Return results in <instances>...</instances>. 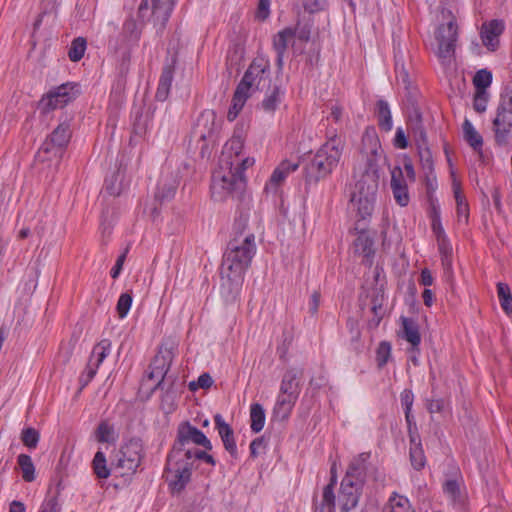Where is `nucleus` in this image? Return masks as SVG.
<instances>
[{"instance_id":"c9c22d12","label":"nucleus","mask_w":512,"mask_h":512,"mask_svg":"<svg viewBox=\"0 0 512 512\" xmlns=\"http://www.w3.org/2000/svg\"><path fill=\"white\" fill-rule=\"evenodd\" d=\"M177 186L178 183L176 179L171 181H168L167 179H161L158 183L155 197L160 201L169 200L175 195Z\"/></svg>"},{"instance_id":"20e7f679","label":"nucleus","mask_w":512,"mask_h":512,"mask_svg":"<svg viewBox=\"0 0 512 512\" xmlns=\"http://www.w3.org/2000/svg\"><path fill=\"white\" fill-rule=\"evenodd\" d=\"M379 180V167L373 160H370L369 166H366L365 170L356 176L350 201L362 219L370 216L374 210Z\"/></svg>"},{"instance_id":"e433bc0d","label":"nucleus","mask_w":512,"mask_h":512,"mask_svg":"<svg viewBox=\"0 0 512 512\" xmlns=\"http://www.w3.org/2000/svg\"><path fill=\"white\" fill-rule=\"evenodd\" d=\"M497 296L500 306L506 314L512 313V293L508 284L497 283Z\"/></svg>"},{"instance_id":"7c9ffc66","label":"nucleus","mask_w":512,"mask_h":512,"mask_svg":"<svg viewBox=\"0 0 512 512\" xmlns=\"http://www.w3.org/2000/svg\"><path fill=\"white\" fill-rule=\"evenodd\" d=\"M401 320L403 329L402 337L412 345L413 349L417 348L421 342L417 323L413 319L407 317H402Z\"/></svg>"},{"instance_id":"49530a36","label":"nucleus","mask_w":512,"mask_h":512,"mask_svg":"<svg viewBox=\"0 0 512 512\" xmlns=\"http://www.w3.org/2000/svg\"><path fill=\"white\" fill-rule=\"evenodd\" d=\"M86 39L83 37L75 38L68 51L69 59L73 62H77L82 59L86 50Z\"/></svg>"},{"instance_id":"9b49d317","label":"nucleus","mask_w":512,"mask_h":512,"mask_svg":"<svg viewBox=\"0 0 512 512\" xmlns=\"http://www.w3.org/2000/svg\"><path fill=\"white\" fill-rule=\"evenodd\" d=\"M269 73V61L264 57H257L249 65L238 85L252 94L266 86L269 81Z\"/></svg>"},{"instance_id":"de8ad7c7","label":"nucleus","mask_w":512,"mask_h":512,"mask_svg":"<svg viewBox=\"0 0 512 512\" xmlns=\"http://www.w3.org/2000/svg\"><path fill=\"white\" fill-rule=\"evenodd\" d=\"M443 490L446 496L453 503H461L462 495L460 490V484L456 480H447L443 485Z\"/></svg>"},{"instance_id":"a18cd8bd","label":"nucleus","mask_w":512,"mask_h":512,"mask_svg":"<svg viewBox=\"0 0 512 512\" xmlns=\"http://www.w3.org/2000/svg\"><path fill=\"white\" fill-rule=\"evenodd\" d=\"M123 178L124 174L121 171H117L106 180V190L110 195L119 196L123 192Z\"/></svg>"},{"instance_id":"cd10ccee","label":"nucleus","mask_w":512,"mask_h":512,"mask_svg":"<svg viewBox=\"0 0 512 512\" xmlns=\"http://www.w3.org/2000/svg\"><path fill=\"white\" fill-rule=\"evenodd\" d=\"M298 166V162L283 161L272 173L269 182L265 186V190L276 191L278 185L285 180L289 173L294 172Z\"/></svg>"},{"instance_id":"0e129e2a","label":"nucleus","mask_w":512,"mask_h":512,"mask_svg":"<svg viewBox=\"0 0 512 512\" xmlns=\"http://www.w3.org/2000/svg\"><path fill=\"white\" fill-rule=\"evenodd\" d=\"M400 401L404 410H412L414 395L411 390L405 389L400 394Z\"/></svg>"},{"instance_id":"423d86ee","label":"nucleus","mask_w":512,"mask_h":512,"mask_svg":"<svg viewBox=\"0 0 512 512\" xmlns=\"http://www.w3.org/2000/svg\"><path fill=\"white\" fill-rule=\"evenodd\" d=\"M189 452L172 449L166 464L164 476L173 491H181L189 482L193 462L186 457Z\"/></svg>"},{"instance_id":"c03bdc74","label":"nucleus","mask_w":512,"mask_h":512,"mask_svg":"<svg viewBox=\"0 0 512 512\" xmlns=\"http://www.w3.org/2000/svg\"><path fill=\"white\" fill-rule=\"evenodd\" d=\"M411 442H412V445L410 447L411 464L415 469L420 470L425 466V463H426L424 451H423L420 443H416L414 439H412Z\"/></svg>"},{"instance_id":"4468645a","label":"nucleus","mask_w":512,"mask_h":512,"mask_svg":"<svg viewBox=\"0 0 512 512\" xmlns=\"http://www.w3.org/2000/svg\"><path fill=\"white\" fill-rule=\"evenodd\" d=\"M189 443L202 446L207 450L212 449V444L210 440L205 436V434L187 422L179 426L177 440L172 449H178L183 452H187V450L193 449L186 447V445Z\"/></svg>"},{"instance_id":"f704fd0d","label":"nucleus","mask_w":512,"mask_h":512,"mask_svg":"<svg viewBox=\"0 0 512 512\" xmlns=\"http://www.w3.org/2000/svg\"><path fill=\"white\" fill-rule=\"evenodd\" d=\"M283 91L275 86L272 91L265 96L261 102V108L266 113H274L282 101Z\"/></svg>"},{"instance_id":"1a4fd4ad","label":"nucleus","mask_w":512,"mask_h":512,"mask_svg":"<svg viewBox=\"0 0 512 512\" xmlns=\"http://www.w3.org/2000/svg\"><path fill=\"white\" fill-rule=\"evenodd\" d=\"M492 124L496 144L499 146L507 145L512 132V91H507L501 95L496 117Z\"/></svg>"},{"instance_id":"f257e3e1","label":"nucleus","mask_w":512,"mask_h":512,"mask_svg":"<svg viewBox=\"0 0 512 512\" xmlns=\"http://www.w3.org/2000/svg\"><path fill=\"white\" fill-rule=\"evenodd\" d=\"M244 140L234 134L223 147L218 168L212 175L211 195L215 201H223L228 196H239L245 189L244 172L255 163L254 158L243 154Z\"/></svg>"},{"instance_id":"3c124183","label":"nucleus","mask_w":512,"mask_h":512,"mask_svg":"<svg viewBox=\"0 0 512 512\" xmlns=\"http://www.w3.org/2000/svg\"><path fill=\"white\" fill-rule=\"evenodd\" d=\"M492 82V74L486 69L479 70L473 79V83L478 90L484 91Z\"/></svg>"},{"instance_id":"473e14b6","label":"nucleus","mask_w":512,"mask_h":512,"mask_svg":"<svg viewBox=\"0 0 512 512\" xmlns=\"http://www.w3.org/2000/svg\"><path fill=\"white\" fill-rule=\"evenodd\" d=\"M463 136L474 150H481L483 146L482 136L476 131L473 124L468 119H465L463 123Z\"/></svg>"},{"instance_id":"4c0bfd02","label":"nucleus","mask_w":512,"mask_h":512,"mask_svg":"<svg viewBox=\"0 0 512 512\" xmlns=\"http://www.w3.org/2000/svg\"><path fill=\"white\" fill-rule=\"evenodd\" d=\"M251 429L253 432H260L265 424V411L259 403H254L250 408Z\"/></svg>"},{"instance_id":"ea45409f","label":"nucleus","mask_w":512,"mask_h":512,"mask_svg":"<svg viewBox=\"0 0 512 512\" xmlns=\"http://www.w3.org/2000/svg\"><path fill=\"white\" fill-rule=\"evenodd\" d=\"M17 463L21 469L22 478L26 482L35 480V466L32 459L27 454H20L17 458Z\"/></svg>"},{"instance_id":"b1692460","label":"nucleus","mask_w":512,"mask_h":512,"mask_svg":"<svg viewBox=\"0 0 512 512\" xmlns=\"http://www.w3.org/2000/svg\"><path fill=\"white\" fill-rule=\"evenodd\" d=\"M408 127L419 146L427 143V134L423 126L422 114L414 104H412L408 115Z\"/></svg>"},{"instance_id":"39448f33","label":"nucleus","mask_w":512,"mask_h":512,"mask_svg":"<svg viewBox=\"0 0 512 512\" xmlns=\"http://www.w3.org/2000/svg\"><path fill=\"white\" fill-rule=\"evenodd\" d=\"M142 33L141 26L133 18H128L122 27V32L116 39H110L108 50L120 62L121 68L126 69L131 57V51L138 45Z\"/></svg>"},{"instance_id":"7ed1b4c3","label":"nucleus","mask_w":512,"mask_h":512,"mask_svg":"<svg viewBox=\"0 0 512 512\" xmlns=\"http://www.w3.org/2000/svg\"><path fill=\"white\" fill-rule=\"evenodd\" d=\"M344 149V141L336 134L318 149L316 154L304 167L305 183L317 184L325 179L338 166Z\"/></svg>"},{"instance_id":"58836bf2","label":"nucleus","mask_w":512,"mask_h":512,"mask_svg":"<svg viewBox=\"0 0 512 512\" xmlns=\"http://www.w3.org/2000/svg\"><path fill=\"white\" fill-rule=\"evenodd\" d=\"M95 437L100 443H114L117 439L113 425H110L106 421H102L98 425L95 431Z\"/></svg>"},{"instance_id":"393cba45","label":"nucleus","mask_w":512,"mask_h":512,"mask_svg":"<svg viewBox=\"0 0 512 512\" xmlns=\"http://www.w3.org/2000/svg\"><path fill=\"white\" fill-rule=\"evenodd\" d=\"M303 375V369L291 367L284 373L279 391L282 393L300 394V379Z\"/></svg>"},{"instance_id":"ddd939ff","label":"nucleus","mask_w":512,"mask_h":512,"mask_svg":"<svg viewBox=\"0 0 512 512\" xmlns=\"http://www.w3.org/2000/svg\"><path fill=\"white\" fill-rule=\"evenodd\" d=\"M174 3L175 0H142L138 8V16L145 19L150 11L155 23L163 28L171 15Z\"/></svg>"},{"instance_id":"338daca9","label":"nucleus","mask_w":512,"mask_h":512,"mask_svg":"<svg viewBox=\"0 0 512 512\" xmlns=\"http://www.w3.org/2000/svg\"><path fill=\"white\" fill-rule=\"evenodd\" d=\"M319 304H320V293L318 291H314L311 294V297H310V300H309V304H308L309 313L311 315L314 316V315L317 314L318 308H319Z\"/></svg>"},{"instance_id":"774afa93","label":"nucleus","mask_w":512,"mask_h":512,"mask_svg":"<svg viewBox=\"0 0 512 512\" xmlns=\"http://www.w3.org/2000/svg\"><path fill=\"white\" fill-rule=\"evenodd\" d=\"M38 512H59L57 501L54 498L45 500Z\"/></svg>"},{"instance_id":"4d7b16f0","label":"nucleus","mask_w":512,"mask_h":512,"mask_svg":"<svg viewBox=\"0 0 512 512\" xmlns=\"http://www.w3.org/2000/svg\"><path fill=\"white\" fill-rule=\"evenodd\" d=\"M213 384V379L208 373H203L198 377L197 382H191L189 387L191 390H195L197 387L207 389Z\"/></svg>"},{"instance_id":"864d4df0","label":"nucleus","mask_w":512,"mask_h":512,"mask_svg":"<svg viewBox=\"0 0 512 512\" xmlns=\"http://www.w3.org/2000/svg\"><path fill=\"white\" fill-rule=\"evenodd\" d=\"M132 304V297L128 293H123L120 295L117 302V312L121 319L125 318L130 310Z\"/></svg>"},{"instance_id":"5701e85b","label":"nucleus","mask_w":512,"mask_h":512,"mask_svg":"<svg viewBox=\"0 0 512 512\" xmlns=\"http://www.w3.org/2000/svg\"><path fill=\"white\" fill-rule=\"evenodd\" d=\"M214 422L219 436L223 442L224 448L232 457L237 456V447L234 440L233 429L225 422L220 414L214 416Z\"/></svg>"},{"instance_id":"f03ea898","label":"nucleus","mask_w":512,"mask_h":512,"mask_svg":"<svg viewBox=\"0 0 512 512\" xmlns=\"http://www.w3.org/2000/svg\"><path fill=\"white\" fill-rule=\"evenodd\" d=\"M256 253L255 236L251 232H236L228 243L221 267V291L227 299L238 295L245 271Z\"/></svg>"},{"instance_id":"f3484780","label":"nucleus","mask_w":512,"mask_h":512,"mask_svg":"<svg viewBox=\"0 0 512 512\" xmlns=\"http://www.w3.org/2000/svg\"><path fill=\"white\" fill-rule=\"evenodd\" d=\"M361 152L366 158V166H369L370 160L378 166L379 160L382 159L383 150L374 128H366L362 136V148Z\"/></svg>"},{"instance_id":"c85d7f7f","label":"nucleus","mask_w":512,"mask_h":512,"mask_svg":"<svg viewBox=\"0 0 512 512\" xmlns=\"http://www.w3.org/2000/svg\"><path fill=\"white\" fill-rule=\"evenodd\" d=\"M370 458V453L364 452L356 456L346 471L345 477H349L350 479L364 481V473L366 469V463Z\"/></svg>"},{"instance_id":"f8f14e48","label":"nucleus","mask_w":512,"mask_h":512,"mask_svg":"<svg viewBox=\"0 0 512 512\" xmlns=\"http://www.w3.org/2000/svg\"><path fill=\"white\" fill-rule=\"evenodd\" d=\"M457 37V25L454 19L450 20L447 25H441L437 30V55L441 63L445 66L450 65L452 62Z\"/></svg>"},{"instance_id":"09e8293b","label":"nucleus","mask_w":512,"mask_h":512,"mask_svg":"<svg viewBox=\"0 0 512 512\" xmlns=\"http://www.w3.org/2000/svg\"><path fill=\"white\" fill-rule=\"evenodd\" d=\"M40 435L38 431L32 427H28L22 430L21 441L29 449L37 447Z\"/></svg>"},{"instance_id":"aec40b11","label":"nucleus","mask_w":512,"mask_h":512,"mask_svg":"<svg viewBox=\"0 0 512 512\" xmlns=\"http://www.w3.org/2000/svg\"><path fill=\"white\" fill-rule=\"evenodd\" d=\"M110 350L111 342L108 339H103L97 345H95L87 365V380L85 383L89 382L94 377L98 367L110 353Z\"/></svg>"},{"instance_id":"2eb2a0df","label":"nucleus","mask_w":512,"mask_h":512,"mask_svg":"<svg viewBox=\"0 0 512 512\" xmlns=\"http://www.w3.org/2000/svg\"><path fill=\"white\" fill-rule=\"evenodd\" d=\"M170 354L167 355L158 354L153 359L152 363L149 366V372L147 374V378L143 381V386H149L150 381H155L156 383L150 387L151 391H155L158 388L163 389L164 381L167 375V372L170 368Z\"/></svg>"},{"instance_id":"bf43d9fd","label":"nucleus","mask_w":512,"mask_h":512,"mask_svg":"<svg viewBox=\"0 0 512 512\" xmlns=\"http://www.w3.org/2000/svg\"><path fill=\"white\" fill-rule=\"evenodd\" d=\"M474 109L482 113L486 110L487 107V96L484 91H479L475 97H474V103H473Z\"/></svg>"},{"instance_id":"e2e57ef3","label":"nucleus","mask_w":512,"mask_h":512,"mask_svg":"<svg viewBox=\"0 0 512 512\" xmlns=\"http://www.w3.org/2000/svg\"><path fill=\"white\" fill-rule=\"evenodd\" d=\"M394 146L399 149H406L408 147V140L405 135L403 128L398 127L396 129L395 137H394Z\"/></svg>"},{"instance_id":"9d476101","label":"nucleus","mask_w":512,"mask_h":512,"mask_svg":"<svg viewBox=\"0 0 512 512\" xmlns=\"http://www.w3.org/2000/svg\"><path fill=\"white\" fill-rule=\"evenodd\" d=\"M79 94L76 83L67 82L50 90L43 95L39 102V109L43 113H49L55 109L63 108L73 101Z\"/></svg>"},{"instance_id":"69168bd1","label":"nucleus","mask_w":512,"mask_h":512,"mask_svg":"<svg viewBox=\"0 0 512 512\" xmlns=\"http://www.w3.org/2000/svg\"><path fill=\"white\" fill-rule=\"evenodd\" d=\"M426 408L431 414L440 413L444 408V400L440 398L428 400Z\"/></svg>"},{"instance_id":"603ef678","label":"nucleus","mask_w":512,"mask_h":512,"mask_svg":"<svg viewBox=\"0 0 512 512\" xmlns=\"http://www.w3.org/2000/svg\"><path fill=\"white\" fill-rule=\"evenodd\" d=\"M335 506V495L333 484H328L323 490L322 509H327V512H333Z\"/></svg>"},{"instance_id":"680f3d73","label":"nucleus","mask_w":512,"mask_h":512,"mask_svg":"<svg viewBox=\"0 0 512 512\" xmlns=\"http://www.w3.org/2000/svg\"><path fill=\"white\" fill-rule=\"evenodd\" d=\"M294 38L297 37L301 41L307 42L310 39V27L307 24L301 25L298 24L295 29H293Z\"/></svg>"},{"instance_id":"5fc2aeb1","label":"nucleus","mask_w":512,"mask_h":512,"mask_svg":"<svg viewBox=\"0 0 512 512\" xmlns=\"http://www.w3.org/2000/svg\"><path fill=\"white\" fill-rule=\"evenodd\" d=\"M373 241L365 234H360L355 240L356 251L361 252L365 255L371 253Z\"/></svg>"},{"instance_id":"0eeeda50","label":"nucleus","mask_w":512,"mask_h":512,"mask_svg":"<svg viewBox=\"0 0 512 512\" xmlns=\"http://www.w3.org/2000/svg\"><path fill=\"white\" fill-rule=\"evenodd\" d=\"M143 457V445L140 439L132 438L125 442L113 462L114 469L121 476L132 475L136 472Z\"/></svg>"},{"instance_id":"a878e982","label":"nucleus","mask_w":512,"mask_h":512,"mask_svg":"<svg viewBox=\"0 0 512 512\" xmlns=\"http://www.w3.org/2000/svg\"><path fill=\"white\" fill-rule=\"evenodd\" d=\"M174 64L175 60L173 59L170 64H166L162 69L155 95L158 101H165L169 96L174 76Z\"/></svg>"},{"instance_id":"13d9d810","label":"nucleus","mask_w":512,"mask_h":512,"mask_svg":"<svg viewBox=\"0 0 512 512\" xmlns=\"http://www.w3.org/2000/svg\"><path fill=\"white\" fill-rule=\"evenodd\" d=\"M310 13L323 9L325 0H297Z\"/></svg>"},{"instance_id":"a211bd4d","label":"nucleus","mask_w":512,"mask_h":512,"mask_svg":"<svg viewBox=\"0 0 512 512\" xmlns=\"http://www.w3.org/2000/svg\"><path fill=\"white\" fill-rule=\"evenodd\" d=\"M390 186L396 203L401 207L407 206L410 201V195L401 167L396 166L391 170Z\"/></svg>"},{"instance_id":"79ce46f5","label":"nucleus","mask_w":512,"mask_h":512,"mask_svg":"<svg viewBox=\"0 0 512 512\" xmlns=\"http://www.w3.org/2000/svg\"><path fill=\"white\" fill-rule=\"evenodd\" d=\"M437 243L442 256V264L446 270H449L452 266V246L447 236H441V238L437 240Z\"/></svg>"},{"instance_id":"2f4dec72","label":"nucleus","mask_w":512,"mask_h":512,"mask_svg":"<svg viewBox=\"0 0 512 512\" xmlns=\"http://www.w3.org/2000/svg\"><path fill=\"white\" fill-rule=\"evenodd\" d=\"M376 115L378 118L379 127L389 132L393 127L392 115L389 104L385 100H378L376 103Z\"/></svg>"},{"instance_id":"72a5a7b5","label":"nucleus","mask_w":512,"mask_h":512,"mask_svg":"<svg viewBox=\"0 0 512 512\" xmlns=\"http://www.w3.org/2000/svg\"><path fill=\"white\" fill-rule=\"evenodd\" d=\"M452 178H453L452 187H453L454 197H455L456 204H457L458 218H459V220H461V218H463L464 221H467L468 220V212H469L468 204L465 200V197L462 195L460 183L456 180L454 173H452Z\"/></svg>"},{"instance_id":"c756f323","label":"nucleus","mask_w":512,"mask_h":512,"mask_svg":"<svg viewBox=\"0 0 512 512\" xmlns=\"http://www.w3.org/2000/svg\"><path fill=\"white\" fill-rule=\"evenodd\" d=\"M251 95H252L251 93H249L248 91H245V89H243L242 87L237 85L236 90L233 95V98H232L231 106L227 113V119L229 121H234L236 119V117L238 116L240 111L243 109L247 99Z\"/></svg>"},{"instance_id":"37998d69","label":"nucleus","mask_w":512,"mask_h":512,"mask_svg":"<svg viewBox=\"0 0 512 512\" xmlns=\"http://www.w3.org/2000/svg\"><path fill=\"white\" fill-rule=\"evenodd\" d=\"M389 512H414L408 498L394 493L389 499Z\"/></svg>"},{"instance_id":"052dcab7","label":"nucleus","mask_w":512,"mask_h":512,"mask_svg":"<svg viewBox=\"0 0 512 512\" xmlns=\"http://www.w3.org/2000/svg\"><path fill=\"white\" fill-rule=\"evenodd\" d=\"M270 14V0H259L256 17L264 21Z\"/></svg>"},{"instance_id":"dca6fc26","label":"nucleus","mask_w":512,"mask_h":512,"mask_svg":"<svg viewBox=\"0 0 512 512\" xmlns=\"http://www.w3.org/2000/svg\"><path fill=\"white\" fill-rule=\"evenodd\" d=\"M362 485V481L350 479L349 477L343 478L339 494V501L343 512H349L357 506Z\"/></svg>"},{"instance_id":"412c9836","label":"nucleus","mask_w":512,"mask_h":512,"mask_svg":"<svg viewBox=\"0 0 512 512\" xmlns=\"http://www.w3.org/2000/svg\"><path fill=\"white\" fill-rule=\"evenodd\" d=\"M217 117L214 111H203L196 124V134L202 140L210 139L218 130Z\"/></svg>"},{"instance_id":"4be33fe9","label":"nucleus","mask_w":512,"mask_h":512,"mask_svg":"<svg viewBox=\"0 0 512 512\" xmlns=\"http://www.w3.org/2000/svg\"><path fill=\"white\" fill-rule=\"evenodd\" d=\"M294 39L293 29L285 28L278 32L273 38V48L276 52V65L279 71L284 65V56L289 44Z\"/></svg>"},{"instance_id":"6e6552de","label":"nucleus","mask_w":512,"mask_h":512,"mask_svg":"<svg viewBox=\"0 0 512 512\" xmlns=\"http://www.w3.org/2000/svg\"><path fill=\"white\" fill-rule=\"evenodd\" d=\"M71 135L70 122L68 120L61 122L41 145L37 158L41 161L48 160L52 156L60 158L70 141Z\"/></svg>"},{"instance_id":"a19ab883","label":"nucleus","mask_w":512,"mask_h":512,"mask_svg":"<svg viewBox=\"0 0 512 512\" xmlns=\"http://www.w3.org/2000/svg\"><path fill=\"white\" fill-rule=\"evenodd\" d=\"M94 473L100 479H107L110 476V469L107 466V461L102 451L96 452L92 461Z\"/></svg>"},{"instance_id":"6ab92c4d","label":"nucleus","mask_w":512,"mask_h":512,"mask_svg":"<svg viewBox=\"0 0 512 512\" xmlns=\"http://www.w3.org/2000/svg\"><path fill=\"white\" fill-rule=\"evenodd\" d=\"M504 28V22L498 19L483 23L480 32L483 45L490 51L496 50L499 45V37L503 33Z\"/></svg>"},{"instance_id":"bb28decb","label":"nucleus","mask_w":512,"mask_h":512,"mask_svg":"<svg viewBox=\"0 0 512 512\" xmlns=\"http://www.w3.org/2000/svg\"><path fill=\"white\" fill-rule=\"evenodd\" d=\"M298 397V395L282 393L279 391L273 409V412L276 415V417H278L281 420H286L291 414Z\"/></svg>"},{"instance_id":"6e6d98bb","label":"nucleus","mask_w":512,"mask_h":512,"mask_svg":"<svg viewBox=\"0 0 512 512\" xmlns=\"http://www.w3.org/2000/svg\"><path fill=\"white\" fill-rule=\"evenodd\" d=\"M187 452H189V455H186V457L189 461L193 462L194 459H200L210 465H215L214 458L210 454L206 453L205 451H201L199 449H192V450H187Z\"/></svg>"},{"instance_id":"8fccbe9b","label":"nucleus","mask_w":512,"mask_h":512,"mask_svg":"<svg viewBox=\"0 0 512 512\" xmlns=\"http://www.w3.org/2000/svg\"><path fill=\"white\" fill-rule=\"evenodd\" d=\"M391 356V344L382 341L376 351V361L379 368L384 367Z\"/></svg>"}]
</instances>
